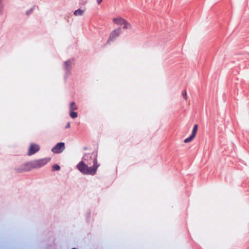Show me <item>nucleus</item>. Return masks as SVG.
Segmentation results:
<instances>
[{"label": "nucleus", "mask_w": 249, "mask_h": 249, "mask_svg": "<svg viewBox=\"0 0 249 249\" xmlns=\"http://www.w3.org/2000/svg\"><path fill=\"white\" fill-rule=\"evenodd\" d=\"M102 1L103 0H96L97 3L98 5H100L102 3Z\"/></svg>", "instance_id": "obj_18"}, {"label": "nucleus", "mask_w": 249, "mask_h": 249, "mask_svg": "<svg viewBox=\"0 0 249 249\" xmlns=\"http://www.w3.org/2000/svg\"><path fill=\"white\" fill-rule=\"evenodd\" d=\"M40 150V146L37 144L31 143L29 148L27 155L31 156Z\"/></svg>", "instance_id": "obj_4"}, {"label": "nucleus", "mask_w": 249, "mask_h": 249, "mask_svg": "<svg viewBox=\"0 0 249 249\" xmlns=\"http://www.w3.org/2000/svg\"><path fill=\"white\" fill-rule=\"evenodd\" d=\"M2 0H0V14H1L2 12Z\"/></svg>", "instance_id": "obj_17"}, {"label": "nucleus", "mask_w": 249, "mask_h": 249, "mask_svg": "<svg viewBox=\"0 0 249 249\" xmlns=\"http://www.w3.org/2000/svg\"><path fill=\"white\" fill-rule=\"evenodd\" d=\"M70 111L75 110L77 109V107L75 104V103L72 102L70 104Z\"/></svg>", "instance_id": "obj_11"}, {"label": "nucleus", "mask_w": 249, "mask_h": 249, "mask_svg": "<svg viewBox=\"0 0 249 249\" xmlns=\"http://www.w3.org/2000/svg\"><path fill=\"white\" fill-rule=\"evenodd\" d=\"M113 21L116 24L123 25L126 22V20L122 18H114Z\"/></svg>", "instance_id": "obj_7"}, {"label": "nucleus", "mask_w": 249, "mask_h": 249, "mask_svg": "<svg viewBox=\"0 0 249 249\" xmlns=\"http://www.w3.org/2000/svg\"><path fill=\"white\" fill-rule=\"evenodd\" d=\"M84 149L85 150H87V147H84Z\"/></svg>", "instance_id": "obj_20"}, {"label": "nucleus", "mask_w": 249, "mask_h": 249, "mask_svg": "<svg viewBox=\"0 0 249 249\" xmlns=\"http://www.w3.org/2000/svg\"><path fill=\"white\" fill-rule=\"evenodd\" d=\"M99 164L97 162L96 152L85 154L82 160L77 164L76 169L79 171H96Z\"/></svg>", "instance_id": "obj_1"}, {"label": "nucleus", "mask_w": 249, "mask_h": 249, "mask_svg": "<svg viewBox=\"0 0 249 249\" xmlns=\"http://www.w3.org/2000/svg\"><path fill=\"white\" fill-rule=\"evenodd\" d=\"M196 136H195L194 135H193L191 134L188 138L185 139L184 140V142L185 143H188V142H191L194 139V138Z\"/></svg>", "instance_id": "obj_10"}, {"label": "nucleus", "mask_w": 249, "mask_h": 249, "mask_svg": "<svg viewBox=\"0 0 249 249\" xmlns=\"http://www.w3.org/2000/svg\"><path fill=\"white\" fill-rule=\"evenodd\" d=\"M197 129H198V125H197V124H196L194 125L191 134L196 136V133H197Z\"/></svg>", "instance_id": "obj_12"}, {"label": "nucleus", "mask_w": 249, "mask_h": 249, "mask_svg": "<svg viewBox=\"0 0 249 249\" xmlns=\"http://www.w3.org/2000/svg\"><path fill=\"white\" fill-rule=\"evenodd\" d=\"M50 160L51 158H45L25 162L21 166L20 171H29L32 169L41 168L48 163Z\"/></svg>", "instance_id": "obj_2"}, {"label": "nucleus", "mask_w": 249, "mask_h": 249, "mask_svg": "<svg viewBox=\"0 0 249 249\" xmlns=\"http://www.w3.org/2000/svg\"><path fill=\"white\" fill-rule=\"evenodd\" d=\"M34 8H35V6H33V7L30 8L29 10H27L26 12V15L27 16L31 15L33 13V12L34 10Z\"/></svg>", "instance_id": "obj_15"}, {"label": "nucleus", "mask_w": 249, "mask_h": 249, "mask_svg": "<svg viewBox=\"0 0 249 249\" xmlns=\"http://www.w3.org/2000/svg\"><path fill=\"white\" fill-rule=\"evenodd\" d=\"M182 97L183 98L185 99V100H187V92H186V90H184L183 91H182Z\"/></svg>", "instance_id": "obj_16"}, {"label": "nucleus", "mask_w": 249, "mask_h": 249, "mask_svg": "<svg viewBox=\"0 0 249 249\" xmlns=\"http://www.w3.org/2000/svg\"><path fill=\"white\" fill-rule=\"evenodd\" d=\"M83 13H84V10H82L80 9H78L74 12L73 14L75 16H82L83 14Z\"/></svg>", "instance_id": "obj_8"}, {"label": "nucleus", "mask_w": 249, "mask_h": 249, "mask_svg": "<svg viewBox=\"0 0 249 249\" xmlns=\"http://www.w3.org/2000/svg\"><path fill=\"white\" fill-rule=\"evenodd\" d=\"M123 28L124 29H132L131 25L126 20V22L123 24Z\"/></svg>", "instance_id": "obj_9"}, {"label": "nucleus", "mask_w": 249, "mask_h": 249, "mask_svg": "<svg viewBox=\"0 0 249 249\" xmlns=\"http://www.w3.org/2000/svg\"><path fill=\"white\" fill-rule=\"evenodd\" d=\"M65 143L60 142L57 143L52 149L54 153H60L65 149Z\"/></svg>", "instance_id": "obj_5"}, {"label": "nucleus", "mask_w": 249, "mask_h": 249, "mask_svg": "<svg viewBox=\"0 0 249 249\" xmlns=\"http://www.w3.org/2000/svg\"><path fill=\"white\" fill-rule=\"evenodd\" d=\"M60 169V166L58 164H53L52 166L53 171H59Z\"/></svg>", "instance_id": "obj_14"}, {"label": "nucleus", "mask_w": 249, "mask_h": 249, "mask_svg": "<svg viewBox=\"0 0 249 249\" xmlns=\"http://www.w3.org/2000/svg\"><path fill=\"white\" fill-rule=\"evenodd\" d=\"M70 115L71 118L75 119L77 117L78 114L77 112L73 111V110L70 111Z\"/></svg>", "instance_id": "obj_13"}, {"label": "nucleus", "mask_w": 249, "mask_h": 249, "mask_svg": "<svg viewBox=\"0 0 249 249\" xmlns=\"http://www.w3.org/2000/svg\"><path fill=\"white\" fill-rule=\"evenodd\" d=\"M121 29L118 28L112 31L110 34L109 36L107 39V43L112 42L116 40V39L121 34Z\"/></svg>", "instance_id": "obj_3"}, {"label": "nucleus", "mask_w": 249, "mask_h": 249, "mask_svg": "<svg viewBox=\"0 0 249 249\" xmlns=\"http://www.w3.org/2000/svg\"><path fill=\"white\" fill-rule=\"evenodd\" d=\"M71 61L70 60H68L64 62V68L66 71V74H69L71 69Z\"/></svg>", "instance_id": "obj_6"}, {"label": "nucleus", "mask_w": 249, "mask_h": 249, "mask_svg": "<svg viewBox=\"0 0 249 249\" xmlns=\"http://www.w3.org/2000/svg\"><path fill=\"white\" fill-rule=\"evenodd\" d=\"M70 127V123H68L65 126V128H68Z\"/></svg>", "instance_id": "obj_19"}]
</instances>
